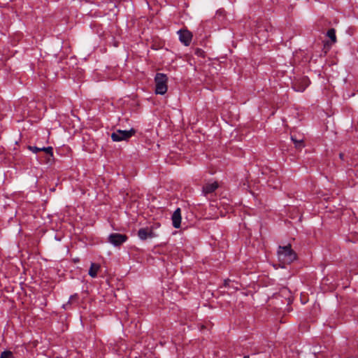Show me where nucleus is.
I'll use <instances>...</instances> for the list:
<instances>
[{"instance_id": "12", "label": "nucleus", "mask_w": 358, "mask_h": 358, "mask_svg": "<svg viewBox=\"0 0 358 358\" xmlns=\"http://www.w3.org/2000/svg\"><path fill=\"white\" fill-rule=\"evenodd\" d=\"M0 358H14V355L11 351L5 350L1 353Z\"/></svg>"}, {"instance_id": "5", "label": "nucleus", "mask_w": 358, "mask_h": 358, "mask_svg": "<svg viewBox=\"0 0 358 358\" xmlns=\"http://www.w3.org/2000/svg\"><path fill=\"white\" fill-rule=\"evenodd\" d=\"M178 34L179 35V39L182 43L186 46L190 44L192 38V34L190 31L187 30H179Z\"/></svg>"}, {"instance_id": "8", "label": "nucleus", "mask_w": 358, "mask_h": 358, "mask_svg": "<svg viewBox=\"0 0 358 358\" xmlns=\"http://www.w3.org/2000/svg\"><path fill=\"white\" fill-rule=\"evenodd\" d=\"M218 187L217 182H209L203 187V192L205 195L213 193Z\"/></svg>"}, {"instance_id": "17", "label": "nucleus", "mask_w": 358, "mask_h": 358, "mask_svg": "<svg viewBox=\"0 0 358 358\" xmlns=\"http://www.w3.org/2000/svg\"><path fill=\"white\" fill-rule=\"evenodd\" d=\"M76 296H77L76 294H75V295H71V296H70V299H69V301H71V300H72L73 298L76 297Z\"/></svg>"}, {"instance_id": "20", "label": "nucleus", "mask_w": 358, "mask_h": 358, "mask_svg": "<svg viewBox=\"0 0 358 358\" xmlns=\"http://www.w3.org/2000/svg\"><path fill=\"white\" fill-rule=\"evenodd\" d=\"M56 358H61V357H56Z\"/></svg>"}, {"instance_id": "16", "label": "nucleus", "mask_w": 358, "mask_h": 358, "mask_svg": "<svg viewBox=\"0 0 358 358\" xmlns=\"http://www.w3.org/2000/svg\"><path fill=\"white\" fill-rule=\"evenodd\" d=\"M203 52V51L201 49H197L196 51V54L198 55H201Z\"/></svg>"}, {"instance_id": "15", "label": "nucleus", "mask_w": 358, "mask_h": 358, "mask_svg": "<svg viewBox=\"0 0 358 358\" xmlns=\"http://www.w3.org/2000/svg\"><path fill=\"white\" fill-rule=\"evenodd\" d=\"M29 149L34 153H37L38 152L41 151V148H38L36 146H29Z\"/></svg>"}, {"instance_id": "9", "label": "nucleus", "mask_w": 358, "mask_h": 358, "mask_svg": "<svg viewBox=\"0 0 358 358\" xmlns=\"http://www.w3.org/2000/svg\"><path fill=\"white\" fill-rule=\"evenodd\" d=\"M301 81L303 83V85L298 86L295 84L293 87L294 89L297 92H303L306 90V88L308 86L310 83L308 78L306 77H303Z\"/></svg>"}, {"instance_id": "14", "label": "nucleus", "mask_w": 358, "mask_h": 358, "mask_svg": "<svg viewBox=\"0 0 358 358\" xmlns=\"http://www.w3.org/2000/svg\"><path fill=\"white\" fill-rule=\"evenodd\" d=\"M292 140L293 141V142L295 144V146L296 148H301L303 146V141H296L295 140L293 137H292Z\"/></svg>"}, {"instance_id": "19", "label": "nucleus", "mask_w": 358, "mask_h": 358, "mask_svg": "<svg viewBox=\"0 0 358 358\" xmlns=\"http://www.w3.org/2000/svg\"><path fill=\"white\" fill-rule=\"evenodd\" d=\"M243 358H249V355H245Z\"/></svg>"}, {"instance_id": "18", "label": "nucleus", "mask_w": 358, "mask_h": 358, "mask_svg": "<svg viewBox=\"0 0 358 358\" xmlns=\"http://www.w3.org/2000/svg\"><path fill=\"white\" fill-rule=\"evenodd\" d=\"M339 156H340V158H341V159H343V158L344 155H343V153H340Z\"/></svg>"}, {"instance_id": "1", "label": "nucleus", "mask_w": 358, "mask_h": 358, "mask_svg": "<svg viewBox=\"0 0 358 358\" xmlns=\"http://www.w3.org/2000/svg\"><path fill=\"white\" fill-rule=\"evenodd\" d=\"M277 255L278 261L283 264H289L295 260L296 256L292 250L291 245L279 246Z\"/></svg>"}, {"instance_id": "3", "label": "nucleus", "mask_w": 358, "mask_h": 358, "mask_svg": "<svg viewBox=\"0 0 358 358\" xmlns=\"http://www.w3.org/2000/svg\"><path fill=\"white\" fill-rule=\"evenodd\" d=\"M134 134L135 130L134 129H131L130 130L118 129L111 134V138L115 142L126 141L131 138Z\"/></svg>"}, {"instance_id": "2", "label": "nucleus", "mask_w": 358, "mask_h": 358, "mask_svg": "<svg viewBox=\"0 0 358 358\" xmlns=\"http://www.w3.org/2000/svg\"><path fill=\"white\" fill-rule=\"evenodd\" d=\"M155 93L164 95L168 90V78L166 74L157 73L155 76Z\"/></svg>"}, {"instance_id": "11", "label": "nucleus", "mask_w": 358, "mask_h": 358, "mask_svg": "<svg viewBox=\"0 0 358 358\" xmlns=\"http://www.w3.org/2000/svg\"><path fill=\"white\" fill-rule=\"evenodd\" d=\"M327 36L331 40L332 43H336V36L334 29H330L327 31Z\"/></svg>"}, {"instance_id": "10", "label": "nucleus", "mask_w": 358, "mask_h": 358, "mask_svg": "<svg viewBox=\"0 0 358 358\" xmlns=\"http://www.w3.org/2000/svg\"><path fill=\"white\" fill-rule=\"evenodd\" d=\"M99 268H100V266L99 264H94V263H92L91 266H90V268L89 269V271H88V274L92 278H96V275H97V273H98Z\"/></svg>"}, {"instance_id": "6", "label": "nucleus", "mask_w": 358, "mask_h": 358, "mask_svg": "<svg viewBox=\"0 0 358 358\" xmlns=\"http://www.w3.org/2000/svg\"><path fill=\"white\" fill-rule=\"evenodd\" d=\"M181 220V210L180 208H178L171 216L172 224L174 228L178 229L180 227Z\"/></svg>"}, {"instance_id": "7", "label": "nucleus", "mask_w": 358, "mask_h": 358, "mask_svg": "<svg viewBox=\"0 0 358 358\" xmlns=\"http://www.w3.org/2000/svg\"><path fill=\"white\" fill-rule=\"evenodd\" d=\"M138 236L141 241H145L147 238H152L154 237V233L152 229L149 228H141L138 231Z\"/></svg>"}, {"instance_id": "13", "label": "nucleus", "mask_w": 358, "mask_h": 358, "mask_svg": "<svg viewBox=\"0 0 358 358\" xmlns=\"http://www.w3.org/2000/svg\"><path fill=\"white\" fill-rule=\"evenodd\" d=\"M41 151H43L45 152V153H47L48 155H50V157H52L53 156V149L51 146H48V147H42L41 148Z\"/></svg>"}, {"instance_id": "4", "label": "nucleus", "mask_w": 358, "mask_h": 358, "mask_svg": "<svg viewBox=\"0 0 358 358\" xmlns=\"http://www.w3.org/2000/svg\"><path fill=\"white\" fill-rule=\"evenodd\" d=\"M128 239V237L122 234L113 233L108 236V242L115 247L120 246L125 243Z\"/></svg>"}]
</instances>
